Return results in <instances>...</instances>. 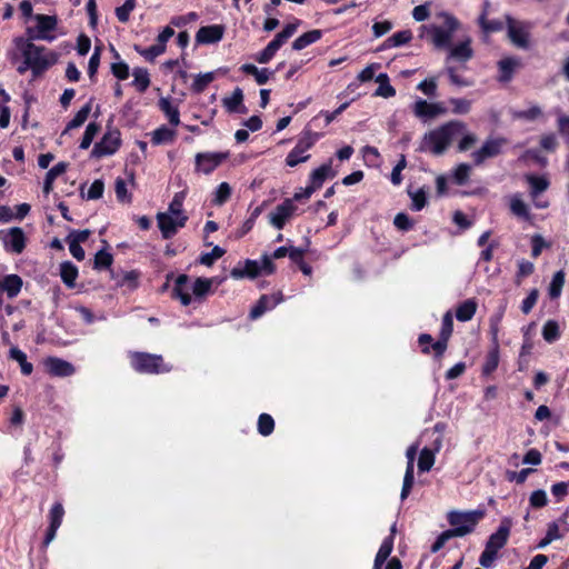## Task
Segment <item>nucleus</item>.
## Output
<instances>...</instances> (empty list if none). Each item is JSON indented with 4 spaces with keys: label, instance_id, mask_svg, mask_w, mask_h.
I'll return each instance as SVG.
<instances>
[{
    "label": "nucleus",
    "instance_id": "obj_1",
    "mask_svg": "<svg viewBox=\"0 0 569 569\" xmlns=\"http://www.w3.org/2000/svg\"><path fill=\"white\" fill-rule=\"evenodd\" d=\"M13 46L9 59L12 63L20 61L17 67L20 74L30 70L34 77L40 76L58 61V54L53 50L34 44L32 39L16 37Z\"/></svg>",
    "mask_w": 569,
    "mask_h": 569
},
{
    "label": "nucleus",
    "instance_id": "obj_2",
    "mask_svg": "<svg viewBox=\"0 0 569 569\" xmlns=\"http://www.w3.org/2000/svg\"><path fill=\"white\" fill-rule=\"evenodd\" d=\"M466 126L457 120L449 121L427 133H425L420 150L431 152L435 156L442 154L452 140L461 134Z\"/></svg>",
    "mask_w": 569,
    "mask_h": 569
},
{
    "label": "nucleus",
    "instance_id": "obj_3",
    "mask_svg": "<svg viewBox=\"0 0 569 569\" xmlns=\"http://www.w3.org/2000/svg\"><path fill=\"white\" fill-rule=\"evenodd\" d=\"M439 18L443 20L442 26L422 24L419 28V37L427 38L436 49H449L453 34L459 28V21L449 12H440Z\"/></svg>",
    "mask_w": 569,
    "mask_h": 569
},
{
    "label": "nucleus",
    "instance_id": "obj_4",
    "mask_svg": "<svg viewBox=\"0 0 569 569\" xmlns=\"http://www.w3.org/2000/svg\"><path fill=\"white\" fill-rule=\"evenodd\" d=\"M513 521L510 517L500 520L497 530L490 535L486 542L485 550L479 557V563L483 568H491L497 559L498 552L507 545Z\"/></svg>",
    "mask_w": 569,
    "mask_h": 569
},
{
    "label": "nucleus",
    "instance_id": "obj_5",
    "mask_svg": "<svg viewBox=\"0 0 569 569\" xmlns=\"http://www.w3.org/2000/svg\"><path fill=\"white\" fill-rule=\"evenodd\" d=\"M485 516L486 510L482 508L469 511L451 510L447 515V520L451 526L450 532L456 537H465L476 529Z\"/></svg>",
    "mask_w": 569,
    "mask_h": 569
},
{
    "label": "nucleus",
    "instance_id": "obj_6",
    "mask_svg": "<svg viewBox=\"0 0 569 569\" xmlns=\"http://www.w3.org/2000/svg\"><path fill=\"white\" fill-rule=\"evenodd\" d=\"M274 264L268 254H263L261 260L247 259L243 262H239L234 268L231 269V278L239 280L243 278L253 279L261 273L271 274L274 272Z\"/></svg>",
    "mask_w": 569,
    "mask_h": 569
},
{
    "label": "nucleus",
    "instance_id": "obj_7",
    "mask_svg": "<svg viewBox=\"0 0 569 569\" xmlns=\"http://www.w3.org/2000/svg\"><path fill=\"white\" fill-rule=\"evenodd\" d=\"M129 358L132 368L140 373L158 375L171 370V367L167 366L163 362V358L159 355L130 352Z\"/></svg>",
    "mask_w": 569,
    "mask_h": 569
},
{
    "label": "nucleus",
    "instance_id": "obj_8",
    "mask_svg": "<svg viewBox=\"0 0 569 569\" xmlns=\"http://www.w3.org/2000/svg\"><path fill=\"white\" fill-rule=\"evenodd\" d=\"M318 139V133L311 131L305 132L303 136L297 141L295 148L288 153L286 158V164L289 167H296L302 162L308 161L310 158L308 151L315 146Z\"/></svg>",
    "mask_w": 569,
    "mask_h": 569
},
{
    "label": "nucleus",
    "instance_id": "obj_9",
    "mask_svg": "<svg viewBox=\"0 0 569 569\" xmlns=\"http://www.w3.org/2000/svg\"><path fill=\"white\" fill-rule=\"evenodd\" d=\"M34 20L37 26L34 29H28V38L32 40L53 41L56 37L52 32L56 30L58 20L54 16L36 14Z\"/></svg>",
    "mask_w": 569,
    "mask_h": 569
},
{
    "label": "nucleus",
    "instance_id": "obj_10",
    "mask_svg": "<svg viewBox=\"0 0 569 569\" xmlns=\"http://www.w3.org/2000/svg\"><path fill=\"white\" fill-rule=\"evenodd\" d=\"M0 241L7 252L20 254L27 244V237L22 228L12 227L0 230Z\"/></svg>",
    "mask_w": 569,
    "mask_h": 569
},
{
    "label": "nucleus",
    "instance_id": "obj_11",
    "mask_svg": "<svg viewBox=\"0 0 569 569\" xmlns=\"http://www.w3.org/2000/svg\"><path fill=\"white\" fill-rule=\"evenodd\" d=\"M506 24L508 38L518 48H529V28L526 22L515 20L510 14H506Z\"/></svg>",
    "mask_w": 569,
    "mask_h": 569
},
{
    "label": "nucleus",
    "instance_id": "obj_12",
    "mask_svg": "<svg viewBox=\"0 0 569 569\" xmlns=\"http://www.w3.org/2000/svg\"><path fill=\"white\" fill-rule=\"evenodd\" d=\"M188 221L187 216H176L170 212L157 213V222L163 239L172 238Z\"/></svg>",
    "mask_w": 569,
    "mask_h": 569
},
{
    "label": "nucleus",
    "instance_id": "obj_13",
    "mask_svg": "<svg viewBox=\"0 0 569 569\" xmlns=\"http://www.w3.org/2000/svg\"><path fill=\"white\" fill-rule=\"evenodd\" d=\"M525 179L529 184V194L533 201L535 207L538 209L548 208L549 201L539 199V196L549 188V179L546 176H538L532 173L526 174Z\"/></svg>",
    "mask_w": 569,
    "mask_h": 569
},
{
    "label": "nucleus",
    "instance_id": "obj_14",
    "mask_svg": "<svg viewBox=\"0 0 569 569\" xmlns=\"http://www.w3.org/2000/svg\"><path fill=\"white\" fill-rule=\"evenodd\" d=\"M120 132L117 129L108 130L102 139L93 146L92 157L101 158L113 154L120 147Z\"/></svg>",
    "mask_w": 569,
    "mask_h": 569
},
{
    "label": "nucleus",
    "instance_id": "obj_15",
    "mask_svg": "<svg viewBox=\"0 0 569 569\" xmlns=\"http://www.w3.org/2000/svg\"><path fill=\"white\" fill-rule=\"evenodd\" d=\"M507 143L505 138L487 139L481 148L471 153L476 166L482 164L487 159L495 158L501 153L502 147Z\"/></svg>",
    "mask_w": 569,
    "mask_h": 569
},
{
    "label": "nucleus",
    "instance_id": "obj_16",
    "mask_svg": "<svg viewBox=\"0 0 569 569\" xmlns=\"http://www.w3.org/2000/svg\"><path fill=\"white\" fill-rule=\"evenodd\" d=\"M297 210V206L293 203V199H286L280 204H278L268 216L269 223L281 230L286 226V223L295 216Z\"/></svg>",
    "mask_w": 569,
    "mask_h": 569
},
{
    "label": "nucleus",
    "instance_id": "obj_17",
    "mask_svg": "<svg viewBox=\"0 0 569 569\" xmlns=\"http://www.w3.org/2000/svg\"><path fill=\"white\" fill-rule=\"evenodd\" d=\"M227 158V152H199L194 157L196 171L203 174H210Z\"/></svg>",
    "mask_w": 569,
    "mask_h": 569
},
{
    "label": "nucleus",
    "instance_id": "obj_18",
    "mask_svg": "<svg viewBox=\"0 0 569 569\" xmlns=\"http://www.w3.org/2000/svg\"><path fill=\"white\" fill-rule=\"evenodd\" d=\"M418 449H419V445L412 443L411 446H409V448L406 451L407 467H406L402 489H401V493H400V499L402 501L408 498V496L410 495L411 489L413 487V483H415V459H416Z\"/></svg>",
    "mask_w": 569,
    "mask_h": 569
},
{
    "label": "nucleus",
    "instance_id": "obj_19",
    "mask_svg": "<svg viewBox=\"0 0 569 569\" xmlns=\"http://www.w3.org/2000/svg\"><path fill=\"white\" fill-rule=\"evenodd\" d=\"M413 113L417 118L427 122L440 114L447 112L446 107L441 102H428L423 99H418L413 104Z\"/></svg>",
    "mask_w": 569,
    "mask_h": 569
},
{
    "label": "nucleus",
    "instance_id": "obj_20",
    "mask_svg": "<svg viewBox=\"0 0 569 569\" xmlns=\"http://www.w3.org/2000/svg\"><path fill=\"white\" fill-rule=\"evenodd\" d=\"M568 510L556 521H551L547 525L545 537L537 543L538 549H545L552 541L561 539L565 533L569 530L568 528L561 529V526L566 525V517Z\"/></svg>",
    "mask_w": 569,
    "mask_h": 569
},
{
    "label": "nucleus",
    "instance_id": "obj_21",
    "mask_svg": "<svg viewBox=\"0 0 569 569\" xmlns=\"http://www.w3.org/2000/svg\"><path fill=\"white\" fill-rule=\"evenodd\" d=\"M172 296L178 299L182 306H189L192 301V281L187 274L177 277L172 290Z\"/></svg>",
    "mask_w": 569,
    "mask_h": 569
},
{
    "label": "nucleus",
    "instance_id": "obj_22",
    "mask_svg": "<svg viewBox=\"0 0 569 569\" xmlns=\"http://www.w3.org/2000/svg\"><path fill=\"white\" fill-rule=\"evenodd\" d=\"M224 33V27L221 24H212L201 27L196 33V41L200 44H211L219 42Z\"/></svg>",
    "mask_w": 569,
    "mask_h": 569
},
{
    "label": "nucleus",
    "instance_id": "obj_23",
    "mask_svg": "<svg viewBox=\"0 0 569 569\" xmlns=\"http://www.w3.org/2000/svg\"><path fill=\"white\" fill-rule=\"evenodd\" d=\"M442 440L436 438L431 448L425 447L419 455L418 469L420 472H428L435 465L436 453L441 449Z\"/></svg>",
    "mask_w": 569,
    "mask_h": 569
},
{
    "label": "nucleus",
    "instance_id": "obj_24",
    "mask_svg": "<svg viewBox=\"0 0 569 569\" xmlns=\"http://www.w3.org/2000/svg\"><path fill=\"white\" fill-rule=\"evenodd\" d=\"M46 368L51 376L69 377L74 373V367L60 358L50 357L44 361Z\"/></svg>",
    "mask_w": 569,
    "mask_h": 569
},
{
    "label": "nucleus",
    "instance_id": "obj_25",
    "mask_svg": "<svg viewBox=\"0 0 569 569\" xmlns=\"http://www.w3.org/2000/svg\"><path fill=\"white\" fill-rule=\"evenodd\" d=\"M521 66V60L517 57H506L498 62L499 77L498 80L500 82H509L513 73Z\"/></svg>",
    "mask_w": 569,
    "mask_h": 569
},
{
    "label": "nucleus",
    "instance_id": "obj_26",
    "mask_svg": "<svg viewBox=\"0 0 569 569\" xmlns=\"http://www.w3.org/2000/svg\"><path fill=\"white\" fill-rule=\"evenodd\" d=\"M335 176L332 170L331 161L323 163L319 168L315 169L309 177V184L316 190L320 189L323 182Z\"/></svg>",
    "mask_w": 569,
    "mask_h": 569
},
{
    "label": "nucleus",
    "instance_id": "obj_27",
    "mask_svg": "<svg viewBox=\"0 0 569 569\" xmlns=\"http://www.w3.org/2000/svg\"><path fill=\"white\" fill-rule=\"evenodd\" d=\"M23 281L18 274H7L0 281V289L6 292L7 297L10 299L16 298L22 288Z\"/></svg>",
    "mask_w": 569,
    "mask_h": 569
},
{
    "label": "nucleus",
    "instance_id": "obj_28",
    "mask_svg": "<svg viewBox=\"0 0 569 569\" xmlns=\"http://www.w3.org/2000/svg\"><path fill=\"white\" fill-rule=\"evenodd\" d=\"M509 208L513 216L525 221H531L530 208L522 200L519 193H515L509 199Z\"/></svg>",
    "mask_w": 569,
    "mask_h": 569
},
{
    "label": "nucleus",
    "instance_id": "obj_29",
    "mask_svg": "<svg viewBox=\"0 0 569 569\" xmlns=\"http://www.w3.org/2000/svg\"><path fill=\"white\" fill-rule=\"evenodd\" d=\"M470 39H467L456 46H451L449 50V58L460 62H466L472 58L473 51L470 46Z\"/></svg>",
    "mask_w": 569,
    "mask_h": 569
},
{
    "label": "nucleus",
    "instance_id": "obj_30",
    "mask_svg": "<svg viewBox=\"0 0 569 569\" xmlns=\"http://www.w3.org/2000/svg\"><path fill=\"white\" fill-rule=\"evenodd\" d=\"M240 70L246 74L253 76L258 84L267 83L269 79L274 74L273 70H270L268 68L259 69L251 63L242 64Z\"/></svg>",
    "mask_w": 569,
    "mask_h": 569
},
{
    "label": "nucleus",
    "instance_id": "obj_31",
    "mask_svg": "<svg viewBox=\"0 0 569 569\" xmlns=\"http://www.w3.org/2000/svg\"><path fill=\"white\" fill-rule=\"evenodd\" d=\"M322 38V31L319 29H313L308 32H305L303 34L299 36L293 42H292V50L300 51L308 46H311L319 41Z\"/></svg>",
    "mask_w": 569,
    "mask_h": 569
},
{
    "label": "nucleus",
    "instance_id": "obj_32",
    "mask_svg": "<svg viewBox=\"0 0 569 569\" xmlns=\"http://www.w3.org/2000/svg\"><path fill=\"white\" fill-rule=\"evenodd\" d=\"M9 358L17 361L20 366L21 373L23 376H30L33 371V366L28 361L27 355L16 346H12L9 350Z\"/></svg>",
    "mask_w": 569,
    "mask_h": 569
},
{
    "label": "nucleus",
    "instance_id": "obj_33",
    "mask_svg": "<svg viewBox=\"0 0 569 569\" xmlns=\"http://www.w3.org/2000/svg\"><path fill=\"white\" fill-rule=\"evenodd\" d=\"M477 307L478 305L475 299L465 300L457 307L456 318L461 322L471 320L477 311Z\"/></svg>",
    "mask_w": 569,
    "mask_h": 569
},
{
    "label": "nucleus",
    "instance_id": "obj_34",
    "mask_svg": "<svg viewBox=\"0 0 569 569\" xmlns=\"http://www.w3.org/2000/svg\"><path fill=\"white\" fill-rule=\"evenodd\" d=\"M299 24V20L286 24L283 29L274 36L270 43L279 50L288 41V39L297 32Z\"/></svg>",
    "mask_w": 569,
    "mask_h": 569
},
{
    "label": "nucleus",
    "instance_id": "obj_35",
    "mask_svg": "<svg viewBox=\"0 0 569 569\" xmlns=\"http://www.w3.org/2000/svg\"><path fill=\"white\" fill-rule=\"evenodd\" d=\"M60 277L68 288H73L78 278V268L72 262L64 261L60 264Z\"/></svg>",
    "mask_w": 569,
    "mask_h": 569
},
{
    "label": "nucleus",
    "instance_id": "obj_36",
    "mask_svg": "<svg viewBox=\"0 0 569 569\" xmlns=\"http://www.w3.org/2000/svg\"><path fill=\"white\" fill-rule=\"evenodd\" d=\"M376 81L379 86L375 91V96L382 97L386 99L396 96V89L390 84L389 77L387 73L378 74Z\"/></svg>",
    "mask_w": 569,
    "mask_h": 569
},
{
    "label": "nucleus",
    "instance_id": "obj_37",
    "mask_svg": "<svg viewBox=\"0 0 569 569\" xmlns=\"http://www.w3.org/2000/svg\"><path fill=\"white\" fill-rule=\"evenodd\" d=\"M176 138V130L166 126L157 128L151 134V142L156 146L172 142Z\"/></svg>",
    "mask_w": 569,
    "mask_h": 569
},
{
    "label": "nucleus",
    "instance_id": "obj_38",
    "mask_svg": "<svg viewBox=\"0 0 569 569\" xmlns=\"http://www.w3.org/2000/svg\"><path fill=\"white\" fill-rule=\"evenodd\" d=\"M412 39V32L410 30H401L393 33L383 42V48H397L407 44Z\"/></svg>",
    "mask_w": 569,
    "mask_h": 569
},
{
    "label": "nucleus",
    "instance_id": "obj_39",
    "mask_svg": "<svg viewBox=\"0 0 569 569\" xmlns=\"http://www.w3.org/2000/svg\"><path fill=\"white\" fill-rule=\"evenodd\" d=\"M408 196L411 199L410 208L413 211H420L422 210L427 204V192L423 188H419L416 190H412L411 188L408 189Z\"/></svg>",
    "mask_w": 569,
    "mask_h": 569
},
{
    "label": "nucleus",
    "instance_id": "obj_40",
    "mask_svg": "<svg viewBox=\"0 0 569 569\" xmlns=\"http://www.w3.org/2000/svg\"><path fill=\"white\" fill-rule=\"evenodd\" d=\"M132 74V86H134L139 92H144L150 86V77L147 69L136 68Z\"/></svg>",
    "mask_w": 569,
    "mask_h": 569
},
{
    "label": "nucleus",
    "instance_id": "obj_41",
    "mask_svg": "<svg viewBox=\"0 0 569 569\" xmlns=\"http://www.w3.org/2000/svg\"><path fill=\"white\" fill-rule=\"evenodd\" d=\"M499 365V347H491L486 356L485 363L482 366V373L489 376L492 373Z\"/></svg>",
    "mask_w": 569,
    "mask_h": 569
},
{
    "label": "nucleus",
    "instance_id": "obj_42",
    "mask_svg": "<svg viewBox=\"0 0 569 569\" xmlns=\"http://www.w3.org/2000/svg\"><path fill=\"white\" fill-rule=\"evenodd\" d=\"M159 104H160V109L164 112L169 122L173 127H177L180 123V112H179L178 108L172 106L171 102L167 99H161Z\"/></svg>",
    "mask_w": 569,
    "mask_h": 569
},
{
    "label": "nucleus",
    "instance_id": "obj_43",
    "mask_svg": "<svg viewBox=\"0 0 569 569\" xmlns=\"http://www.w3.org/2000/svg\"><path fill=\"white\" fill-rule=\"evenodd\" d=\"M212 286V280L207 278H197L192 282V295L194 296V300H199L203 298Z\"/></svg>",
    "mask_w": 569,
    "mask_h": 569
},
{
    "label": "nucleus",
    "instance_id": "obj_44",
    "mask_svg": "<svg viewBox=\"0 0 569 569\" xmlns=\"http://www.w3.org/2000/svg\"><path fill=\"white\" fill-rule=\"evenodd\" d=\"M542 110L539 106H531L525 110H515L512 111V117L515 119H523L527 121H535L542 117Z\"/></svg>",
    "mask_w": 569,
    "mask_h": 569
},
{
    "label": "nucleus",
    "instance_id": "obj_45",
    "mask_svg": "<svg viewBox=\"0 0 569 569\" xmlns=\"http://www.w3.org/2000/svg\"><path fill=\"white\" fill-rule=\"evenodd\" d=\"M543 339L552 343L560 338L559 323L556 320H548L542 327Z\"/></svg>",
    "mask_w": 569,
    "mask_h": 569
},
{
    "label": "nucleus",
    "instance_id": "obj_46",
    "mask_svg": "<svg viewBox=\"0 0 569 569\" xmlns=\"http://www.w3.org/2000/svg\"><path fill=\"white\" fill-rule=\"evenodd\" d=\"M214 80V72L199 73L196 76L191 89L196 93H201Z\"/></svg>",
    "mask_w": 569,
    "mask_h": 569
},
{
    "label": "nucleus",
    "instance_id": "obj_47",
    "mask_svg": "<svg viewBox=\"0 0 569 569\" xmlns=\"http://www.w3.org/2000/svg\"><path fill=\"white\" fill-rule=\"evenodd\" d=\"M231 187L228 182H221L214 190L212 203L216 206H222L231 197Z\"/></svg>",
    "mask_w": 569,
    "mask_h": 569
},
{
    "label": "nucleus",
    "instance_id": "obj_48",
    "mask_svg": "<svg viewBox=\"0 0 569 569\" xmlns=\"http://www.w3.org/2000/svg\"><path fill=\"white\" fill-rule=\"evenodd\" d=\"M91 111V104H84L74 117L68 122L66 131L81 127L88 119Z\"/></svg>",
    "mask_w": 569,
    "mask_h": 569
},
{
    "label": "nucleus",
    "instance_id": "obj_49",
    "mask_svg": "<svg viewBox=\"0 0 569 569\" xmlns=\"http://www.w3.org/2000/svg\"><path fill=\"white\" fill-rule=\"evenodd\" d=\"M565 277H566V274H565L563 270H559L553 274L551 282L549 284L550 298L556 299V298L560 297L562 287L565 284Z\"/></svg>",
    "mask_w": 569,
    "mask_h": 569
},
{
    "label": "nucleus",
    "instance_id": "obj_50",
    "mask_svg": "<svg viewBox=\"0 0 569 569\" xmlns=\"http://www.w3.org/2000/svg\"><path fill=\"white\" fill-rule=\"evenodd\" d=\"M548 496L543 489H537L532 491L529 496V508L530 509H541L548 505Z\"/></svg>",
    "mask_w": 569,
    "mask_h": 569
},
{
    "label": "nucleus",
    "instance_id": "obj_51",
    "mask_svg": "<svg viewBox=\"0 0 569 569\" xmlns=\"http://www.w3.org/2000/svg\"><path fill=\"white\" fill-rule=\"evenodd\" d=\"M187 191L176 192L171 202L169 203L168 211L176 216H186L183 212V201L186 199Z\"/></svg>",
    "mask_w": 569,
    "mask_h": 569
},
{
    "label": "nucleus",
    "instance_id": "obj_52",
    "mask_svg": "<svg viewBox=\"0 0 569 569\" xmlns=\"http://www.w3.org/2000/svg\"><path fill=\"white\" fill-rule=\"evenodd\" d=\"M478 23L482 32L486 34L498 32L503 29V22L499 19L489 20L488 18L485 19V17H478Z\"/></svg>",
    "mask_w": 569,
    "mask_h": 569
},
{
    "label": "nucleus",
    "instance_id": "obj_53",
    "mask_svg": "<svg viewBox=\"0 0 569 569\" xmlns=\"http://www.w3.org/2000/svg\"><path fill=\"white\" fill-rule=\"evenodd\" d=\"M134 50L148 61H153L157 57L166 51V47L162 44H153L149 48L142 49L139 46H134Z\"/></svg>",
    "mask_w": 569,
    "mask_h": 569
},
{
    "label": "nucleus",
    "instance_id": "obj_54",
    "mask_svg": "<svg viewBox=\"0 0 569 569\" xmlns=\"http://www.w3.org/2000/svg\"><path fill=\"white\" fill-rule=\"evenodd\" d=\"M114 191L117 199L123 203H130L132 200L131 193L128 191L127 181L122 178H117L114 182Z\"/></svg>",
    "mask_w": 569,
    "mask_h": 569
},
{
    "label": "nucleus",
    "instance_id": "obj_55",
    "mask_svg": "<svg viewBox=\"0 0 569 569\" xmlns=\"http://www.w3.org/2000/svg\"><path fill=\"white\" fill-rule=\"evenodd\" d=\"M99 130H100V126L98 123L90 122L87 126L84 133L82 136V139L80 142V149H83V150L88 149L91 146V143H92L94 137L97 136V133L99 132Z\"/></svg>",
    "mask_w": 569,
    "mask_h": 569
},
{
    "label": "nucleus",
    "instance_id": "obj_56",
    "mask_svg": "<svg viewBox=\"0 0 569 569\" xmlns=\"http://www.w3.org/2000/svg\"><path fill=\"white\" fill-rule=\"evenodd\" d=\"M470 172H471L470 164H468V163L458 164L455 168V170L452 171L453 181L459 186L465 184L469 179Z\"/></svg>",
    "mask_w": 569,
    "mask_h": 569
},
{
    "label": "nucleus",
    "instance_id": "obj_57",
    "mask_svg": "<svg viewBox=\"0 0 569 569\" xmlns=\"http://www.w3.org/2000/svg\"><path fill=\"white\" fill-rule=\"evenodd\" d=\"M243 93L240 88H237L230 97L223 99V106L230 112H234L238 110L239 106L242 103Z\"/></svg>",
    "mask_w": 569,
    "mask_h": 569
},
{
    "label": "nucleus",
    "instance_id": "obj_58",
    "mask_svg": "<svg viewBox=\"0 0 569 569\" xmlns=\"http://www.w3.org/2000/svg\"><path fill=\"white\" fill-rule=\"evenodd\" d=\"M274 429L273 418L268 413H261L258 419V431L262 436H269Z\"/></svg>",
    "mask_w": 569,
    "mask_h": 569
},
{
    "label": "nucleus",
    "instance_id": "obj_59",
    "mask_svg": "<svg viewBox=\"0 0 569 569\" xmlns=\"http://www.w3.org/2000/svg\"><path fill=\"white\" fill-rule=\"evenodd\" d=\"M63 516H64L63 506L60 502H56L49 512V519H50L49 526L59 529V527L62 523Z\"/></svg>",
    "mask_w": 569,
    "mask_h": 569
},
{
    "label": "nucleus",
    "instance_id": "obj_60",
    "mask_svg": "<svg viewBox=\"0 0 569 569\" xmlns=\"http://www.w3.org/2000/svg\"><path fill=\"white\" fill-rule=\"evenodd\" d=\"M449 103L452 106L455 114H466L471 109V101L463 98H451Z\"/></svg>",
    "mask_w": 569,
    "mask_h": 569
},
{
    "label": "nucleus",
    "instance_id": "obj_61",
    "mask_svg": "<svg viewBox=\"0 0 569 569\" xmlns=\"http://www.w3.org/2000/svg\"><path fill=\"white\" fill-rule=\"evenodd\" d=\"M393 539L392 536H388L383 539L376 558L379 559V561H385L389 558L390 553L393 549Z\"/></svg>",
    "mask_w": 569,
    "mask_h": 569
},
{
    "label": "nucleus",
    "instance_id": "obj_62",
    "mask_svg": "<svg viewBox=\"0 0 569 569\" xmlns=\"http://www.w3.org/2000/svg\"><path fill=\"white\" fill-rule=\"evenodd\" d=\"M226 253L224 249L219 246L213 247L210 252H206L200 257V263L211 266L216 260L220 259Z\"/></svg>",
    "mask_w": 569,
    "mask_h": 569
},
{
    "label": "nucleus",
    "instance_id": "obj_63",
    "mask_svg": "<svg viewBox=\"0 0 569 569\" xmlns=\"http://www.w3.org/2000/svg\"><path fill=\"white\" fill-rule=\"evenodd\" d=\"M134 7L136 0H126L121 7H118L116 9V16L119 19V21L127 22Z\"/></svg>",
    "mask_w": 569,
    "mask_h": 569
},
{
    "label": "nucleus",
    "instance_id": "obj_64",
    "mask_svg": "<svg viewBox=\"0 0 569 569\" xmlns=\"http://www.w3.org/2000/svg\"><path fill=\"white\" fill-rule=\"evenodd\" d=\"M557 114L559 133L565 138L566 142L569 144V116L562 113L561 111H558Z\"/></svg>",
    "mask_w": 569,
    "mask_h": 569
}]
</instances>
